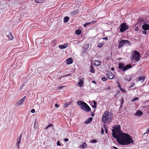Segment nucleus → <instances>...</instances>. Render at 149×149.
<instances>
[{"label":"nucleus","instance_id":"f257e3e1","mask_svg":"<svg viewBox=\"0 0 149 149\" xmlns=\"http://www.w3.org/2000/svg\"><path fill=\"white\" fill-rule=\"evenodd\" d=\"M118 143L122 145H126L133 143L132 137L128 134L123 133L116 138Z\"/></svg>","mask_w":149,"mask_h":149},{"label":"nucleus","instance_id":"f03ea898","mask_svg":"<svg viewBox=\"0 0 149 149\" xmlns=\"http://www.w3.org/2000/svg\"><path fill=\"white\" fill-rule=\"evenodd\" d=\"M77 104L80 106L81 108L84 111L89 112L91 111V109L87 104L81 100L78 101Z\"/></svg>","mask_w":149,"mask_h":149},{"label":"nucleus","instance_id":"7ed1b4c3","mask_svg":"<svg viewBox=\"0 0 149 149\" xmlns=\"http://www.w3.org/2000/svg\"><path fill=\"white\" fill-rule=\"evenodd\" d=\"M113 128V129H112V136L114 138H116L117 136L119 135L122 134L120 132V126L118 125V127H114L112 126Z\"/></svg>","mask_w":149,"mask_h":149},{"label":"nucleus","instance_id":"20e7f679","mask_svg":"<svg viewBox=\"0 0 149 149\" xmlns=\"http://www.w3.org/2000/svg\"><path fill=\"white\" fill-rule=\"evenodd\" d=\"M134 53L133 55L132 56V59L136 62H138L140 60V54L138 51L136 50H134Z\"/></svg>","mask_w":149,"mask_h":149},{"label":"nucleus","instance_id":"39448f33","mask_svg":"<svg viewBox=\"0 0 149 149\" xmlns=\"http://www.w3.org/2000/svg\"><path fill=\"white\" fill-rule=\"evenodd\" d=\"M127 44L128 45H131V43L128 40H122L118 44V48H121L124 45Z\"/></svg>","mask_w":149,"mask_h":149},{"label":"nucleus","instance_id":"423d86ee","mask_svg":"<svg viewBox=\"0 0 149 149\" xmlns=\"http://www.w3.org/2000/svg\"><path fill=\"white\" fill-rule=\"evenodd\" d=\"M120 27V32H123L128 29L129 27L127 25L126 23H123L121 24Z\"/></svg>","mask_w":149,"mask_h":149},{"label":"nucleus","instance_id":"0eeeda50","mask_svg":"<svg viewBox=\"0 0 149 149\" xmlns=\"http://www.w3.org/2000/svg\"><path fill=\"white\" fill-rule=\"evenodd\" d=\"M109 111H106L103 114L102 117V122L104 123H105L107 119H109L108 115H109Z\"/></svg>","mask_w":149,"mask_h":149},{"label":"nucleus","instance_id":"6e6552de","mask_svg":"<svg viewBox=\"0 0 149 149\" xmlns=\"http://www.w3.org/2000/svg\"><path fill=\"white\" fill-rule=\"evenodd\" d=\"M132 67V65L130 64L127 65L125 66H124V69H123V70L124 72L127 70L128 69H130Z\"/></svg>","mask_w":149,"mask_h":149},{"label":"nucleus","instance_id":"1a4fd4ad","mask_svg":"<svg viewBox=\"0 0 149 149\" xmlns=\"http://www.w3.org/2000/svg\"><path fill=\"white\" fill-rule=\"evenodd\" d=\"M26 99V97L25 96H24L22 99L20 100L19 102H18V106L21 105L24 102V101Z\"/></svg>","mask_w":149,"mask_h":149},{"label":"nucleus","instance_id":"9d476101","mask_svg":"<svg viewBox=\"0 0 149 149\" xmlns=\"http://www.w3.org/2000/svg\"><path fill=\"white\" fill-rule=\"evenodd\" d=\"M143 29L145 31H147L149 29V25L147 24H143L142 26Z\"/></svg>","mask_w":149,"mask_h":149},{"label":"nucleus","instance_id":"9b49d317","mask_svg":"<svg viewBox=\"0 0 149 149\" xmlns=\"http://www.w3.org/2000/svg\"><path fill=\"white\" fill-rule=\"evenodd\" d=\"M68 43H66L64 44L63 45H60L58 46V47L61 49H63L66 48L68 46Z\"/></svg>","mask_w":149,"mask_h":149},{"label":"nucleus","instance_id":"f8f14e48","mask_svg":"<svg viewBox=\"0 0 149 149\" xmlns=\"http://www.w3.org/2000/svg\"><path fill=\"white\" fill-rule=\"evenodd\" d=\"M66 61L67 64L68 65L70 64L73 62L72 59L71 58H67Z\"/></svg>","mask_w":149,"mask_h":149},{"label":"nucleus","instance_id":"ddd939ff","mask_svg":"<svg viewBox=\"0 0 149 149\" xmlns=\"http://www.w3.org/2000/svg\"><path fill=\"white\" fill-rule=\"evenodd\" d=\"M93 120V118L90 117L87 119L86 121L84 122V123L86 124H88L90 123Z\"/></svg>","mask_w":149,"mask_h":149},{"label":"nucleus","instance_id":"4468645a","mask_svg":"<svg viewBox=\"0 0 149 149\" xmlns=\"http://www.w3.org/2000/svg\"><path fill=\"white\" fill-rule=\"evenodd\" d=\"M143 112L140 110H138L136 111V112L135 113V115L136 116H140L143 114Z\"/></svg>","mask_w":149,"mask_h":149},{"label":"nucleus","instance_id":"2eb2a0df","mask_svg":"<svg viewBox=\"0 0 149 149\" xmlns=\"http://www.w3.org/2000/svg\"><path fill=\"white\" fill-rule=\"evenodd\" d=\"M84 79H83L82 80V79H80L79 80V81L78 82V84L80 86H83L84 84Z\"/></svg>","mask_w":149,"mask_h":149},{"label":"nucleus","instance_id":"dca6fc26","mask_svg":"<svg viewBox=\"0 0 149 149\" xmlns=\"http://www.w3.org/2000/svg\"><path fill=\"white\" fill-rule=\"evenodd\" d=\"M101 63L100 61L98 60H95L94 61V64L96 66H99Z\"/></svg>","mask_w":149,"mask_h":149},{"label":"nucleus","instance_id":"f3484780","mask_svg":"<svg viewBox=\"0 0 149 149\" xmlns=\"http://www.w3.org/2000/svg\"><path fill=\"white\" fill-rule=\"evenodd\" d=\"M96 22V21H92L91 22L88 23L86 22L85 24H84V27H86L88 25V24H91L92 25L95 23Z\"/></svg>","mask_w":149,"mask_h":149},{"label":"nucleus","instance_id":"a211bd4d","mask_svg":"<svg viewBox=\"0 0 149 149\" xmlns=\"http://www.w3.org/2000/svg\"><path fill=\"white\" fill-rule=\"evenodd\" d=\"M131 75H127L125 76V79L128 81H130L131 80Z\"/></svg>","mask_w":149,"mask_h":149},{"label":"nucleus","instance_id":"6ab92c4d","mask_svg":"<svg viewBox=\"0 0 149 149\" xmlns=\"http://www.w3.org/2000/svg\"><path fill=\"white\" fill-rule=\"evenodd\" d=\"M91 104L92 107L95 108L96 107V102L94 100L93 102H91Z\"/></svg>","mask_w":149,"mask_h":149},{"label":"nucleus","instance_id":"aec40b11","mask_svg":"<svg viewBox=\"0 0 149 149\" xmlns=\"http://www.w3.org/2000/svg\"><path fill=\"white\" fill-rule=\"evenodd\" d=\"M124 63H120L119 64V67L118 68L120 69H124Z\"/></svg>","mask_w":149,"mask_h":149},{"label":"nucleus","instance_id":"412c9836","mask_svg":"<svg viewBox=\"0 0 149 149\" xmlns=\"http://www.w3.org/2000/svg\"><path fill=\"white\" fill-rule=\"evenodd\" d=\"M68 76H70V74H68L66 75H65L61 76L59 78V79H60L61 80V81L62 82L64 80V79H63V78L65 77H67Z\"/></svg>","mask_w":149,"mask_h":149},{"label":"nucleus","instance_id":"4be33fe9","mask_svg":"<svg viewBox=\"0 0 149 149\" xmlns=\"http://www.w3.org/2000/svg\"><path fill=\"white\" fill-rule=\"evenodd\" d=\"M108 78L110 79H112V72H109L107 73Z\"/></svg>","mask_w":149,"mask_h":149},{"label":"nucleus","instance_id":"5701e85b","mask_svg":"<svg viewBox=\"0 0 149 149\" xmlns=\"http://www.w3.org/2000/svg\"><path fill=\"white\" fill-rule=\"evenodd\" d=\"M17 142L16 143V146H17L18 149H19V144L21 142V140L17 139Z\"/></svg>","mask_w":149,"mask_h":149},{"label":"nucleus","instance_id":"b1692460","mask_svg":"<svg viewBox=\"0 0 149 149\" xmlns=\"http://www.w3.org/2000/svg\"><path fill=\"white\" fill-rule=\"evenodd\" d=\"M146 77L144 76L142 77L141 76H140L137 79L139 81H141L142 80L143 82L144 81Z\"/></svg>","mask_w":149,"mask_h":149},{"label":"nucleus","instance_id":"393cba45","mask_svg":"<svg viewBox=\"0 0 149 149\" xmlns=\"http://www.w3.org/2000/svg\"><path fill=\"white\" fill-rule=\"evenodd\" d=\"M79 12V10L78 9H77L73 11L71 13V14L72 15H76L77 13H78Z\"/></svg>","mask_w":149,"mask_h":149},{"label":"nucleus","instance_id":"a878e982","mask_svg":"<svg viewBox=\"0 0 149 149\" xmlns=\"http://www.w3.org/2000/svg\"><path fill=\"white\" fill-rule=\"evenodd\" d=\"M90 71L92 73H94L95 70L93 66L92 65H91L90 66Z\"/></svg>","mask_w":149,"mask_h":149},{"label":"nucleus","instance_id":"bb28decb","mask_svg":"<svg viewBox=\"0 0 149 149\" xmlns=\"http://www.w3.org/2000/svg\"><path fill=\"white\" fill-rule=\"evenodd\" d=\"M124 102V100L123 98L122 97L121 101H120V108H122L123 105V104Z\"/></svg>","mask_w":149,"mask_h":149},{"label":"nucleus","instance_id":"cd10ccee","mask_svg":"<svg viewBox=\"0 0 149 149\" xmlns=\"http://www.w3.org/2000/svg\"><path fill=\"white\" fill-rule=\"evenodd\" d=\"M64 22L67 23L69 19V17L68 16H66L64 17Z\"/></svg>","mask_w":149,"mask_h":149},{"label":"nucleus","instance_id":"c85d7f7f","mask_svg":"<svg viewBox=\"0 0 149 149\" xmlns=\"http://www.w3.org/2000/svg\"><path fill=\"white\" fill-rule=\"evenodd\" d=\"M8 37L10 40H12L13 38V37L11 33H10L9 34Z\"/></svg>","mask_w":149,"mask_h":149},{"label":"nucleus","instance_id":"c756f323","mask_svg":"<svg viewBox=\"0 0 149 149\" xmlns=\"http://www.w3.org/2000/svg\"><path fill=\"white\" fill-rule=\"evenodd\" d=\"M75 33L77 35L80 34L81 33V31L80 30H77L75 31Z\"/></svg>","mask_w":149,"mask_h":149},{"label":"nucleus","instance_id":"7c9ffc66","mask_svg":"<svg viewBox=\"0 0 149 149\" xmlns=\"http://www.w3.org/2000/svg\"><path fill=\"white\" fill-rule=\"evenodd\" d=\"M87 146V144L85 142L81 146V147L83 148H85Z\"/></svg>","mask_w":149,"mask_h":149},{"label":"nucleus","instance_id":"2f4dec72","mask_svg":"<svg viewBox=\"0 0 149 149\" xmlns=\"http://www.w3.org/2000/svg\"><path fill=\"white\" fill-rule=\"evenodd\" d=\"M35 2L38 3H41L43 2V0H35Z\"/></svg>","mask_w":149,"mask_h":149},{"label":"nucleus","instance_id":"473e14b6","mask_svg":"<svg viewBox=\"0 0 149 149\" xmlns=\"http://www.w3.org/2000/svg\"><path fill=\"white\" fill-rule=\"evenodd\" d=\"M104 45L103 43H99L98 44L97 47H102Z\"/></svg>","mask_w":149,"mask_h":149},{"label":"nucleus","instance_id":"72a5a7b5","mask_svg":"<svg viewBox=\"0 0 149 149\" xmlns=\"http://www.w3.org/2000/svg\"><path fill=\"white\" fill-rule=\"evenodd\" d=\"M57 42V40H53L52 41V44H53L54 45H55Z\"/></svg>","mask_w":149,"mask_h":149},{"label":"nucleus","instance_id":"f704fd0d","mask_svg":"<svg viewBox=\"0 0 149 149\" xmlns=\"http://www.w3.org/2000/svg\"><path fill=\"white\" fill-rule=\"evenodd\" d=\"M65 86H59L58 87H57V89L58 90H61L63 88L65 87Z\"/></svg>","mask_w":149,"mask_h":149},{"label":"nucleus","instance_id":"c9c22d12","mask_svg":"<svg viewBox=\"0 0 149 149\" xmlns=\"http://www.w3.org/2000/svg\"><path fill=\"white\" fill-rule=\"evenodd\" d=\"M118 84V87L119 89H120L121 88V86L120 84V83L119 82V81H117L116 82Z\"/></svg>","mask_w":149,"mask_h":149},{"label":"nucleus","instance_id":"e433bc0d","mask_svg":"<svg viewBox=\"0 0 149 149\" xmlns=\"http://www.w3.org/2000/svg\"><path fill=\"white\" fill-rule=\"evenodd\" d=\"M90 142L92 143H96L97 142V140L95 139H93L91 140Z\"/></svg>","mask_w":149,"mask_h":149},{"label":"nucleus","instance_id":"4c0bfd02","mask_svg":"<svg viewBox=\"0 0 149 149\" xmlns=\"http://www.w3.org/2000/svg\"><path fill=\"white\" fill-rule=\"evenodd\" d=\"M64 107L65 108H67L68 106V103H65L64 104Z\"/></svg>","mask_w":149,"mask_h":149},{"label":"nucleus","instance_id":"58836bf2","mask_svg":"<svg viewBox=\"0 0 149 149\" xmlns=\"http://www.w3.org/2000/svg\"><path fill=\"white\" fill-rule=\"evenodd\" d=\"M102 79L103 81H105L107 79V78L106 77H103L102 78Z\"/></svg>","mask_w":149,"mask_h":149},{"label":"nucleus","instance_id":"ea45409f","mask_svg":"<svg viewBox=\"0 0 149 149\" xmlns=\"http://www.w3.org/2000/svg\"><path fill=\"white\" fill-rule=\"evenodd\" d=\"M149 132V127H148L146 130V132L144 133V134H146L148 133Z\"/></svg>","mask_w":149,"mask_h":149},{"label":"nucleus","instance_id":"a19ab883","mask_svg":"<svg viewBox=\"0 0 149 149\" xmlns=\"http://www.w3.org/2000/svg\"><path fill=\"white\" fill-rule=\"evenodd\" d=\"M120 93V91H117L115 94V96H116L117 95L119 94Z\"/></svg>","mask_w":149,"mask_h":149},{"label":"nucleus","instance_id":"79ce46f5","mask_svg":"<svg viewBox=\"0 0 149 149\" xmlns=\"http://www.w3.org/2000/svg\"><path fill=\"white\" fill-rule=\"evenodd\" d=\"M120 89L123 92H124L125 91V89H124V88H120Z\"/></svg>","mask_w":149,"mask_h":149},{"label":"nucleus","instance_id":"37998d69","mask_svg":"<svg viewBox=\"0 0 149 149\" xmlns=\"http://www.w3.org/2000/svg\"><path fill=\"white\" fill-rule=\"evenodd\" d=\"M57 145L58 146H61V145L60 143V142L59 141H57Z\"/></svg>","mask_w":149,"mask_h":149},{"label":"nucleus","instance_id":"c03bdc74","mask_svg":"<svg viewBox=\"0 0 149 149\" xmlns=\"http://www.w3.org/2000/svg\"><path fill=\"white\" fill-rule=\"evenodd\" d=\"M139 99V98L136 97L135 98H134L133 100H132V101H135L136 100H138Z\"/></svg>","mask_w":149,"mask_h":149},{"label":"nucleus","instance_id":"a18cd8bd","mask_svg":"<svg viewBox=\"0 0 149 149\" xmlns=\"http://www.w3.org/2000/svg\"><path fill=\"white\" fill-rule=\"evenodd\" d=\"M22 134H21L19 136V138H17V139H20V140H21L22 137Z\"/></svg>","mask_w":149,"mask_h":149},{"label":"nucleus","instance_id":"49530a36","mask_svg":"<svg viewBox=\"0 0 149 149\" xmlns=\"http://www.w3.org/2000/svg\"><path fill=\"white\" fill-rule=\"evenodd\" d=\"M68 139L67 138H65L64 139V141L65 142L68 141Z\"/></svg>","mask_w":149,"mask_h":149},{"label":"nucleus","instance_id":"de8ad7c7","mask_svg":"<svg viewBox=\"0 0 149 149\" xmlns=\"http://www.w3.org/2000/svg\"><path fill=\"white\" fill-rule=\"evenodd\" d=\"M101 133L102 134H103L104 133V130L102 128H101Z\"/></svg>","mask_w":149,"mask_h":149},{"label":"nucleus","instance_id":"09e8293b","mask_svg":"<svg viewBox=\"0 0 149 149\" xmlns=\"http://www.w3.org/2000/svg\"><path fill=\"white\" fill-rule=\"evenodd\" d=\"M55 107L58 108L59 107V105H58L57 104H56L55 105Z\"/></svg>","mask_w":149,"mask_h":149},{"label":"nucleus","instance_id":"8fccbe9b","mask_svg":"<svg viewBox=\"0 0 149 149\" xmlns=\"http://www.w3.org/2000/svg\"><path fill=\"white\" fill-rule=\"evenodd\" d=\"M35 110L34 109H33L31 110V112L32 113H35Z\"/></svg>","mask_w":149,"mask_h":149},{"label":"nucleus","instance_id":"3c124183","mask_svg":"<svg viewBox=\"0 0 149 149\" xmlns=\"http://www.w3.org/2000/svg\"><path fill=\"white\" fill-rule=\"evenodd\" d=\"M102 39L106 40H108V38H107V37H105L103 38H102Z\"/></svg>","mask_w":149,"mask_h":149},{"label":"nucleus","instance_id":"603ef678","mask_svg":"<svg viewBox=\"0 0 149 149\" xmlns=\"http://www.w3.org/2000/svg\"><path fill=\"white\" fill-rule=\"evenodd\" d=\"M134 85H135V84L134 83H132V84H131V85L130 87H132L133 86H134Z\"/></svg>","mask_w":149,"mask_h":149},{"label":"nucleus","instance_id":"864d4df0","mask_svg":"<svg viewBox=\"0 0 149 149\" xmlns=\"http://www.w3.org/2000/svg\"><path fill=\"white\" fill-rule=\"evenodd\" d=\"M142 33L146 34V31H142Z\"/></svg>","mask_w":149,"mask_h":149},{"label":"nucleus","instance_id":"5fc2aeb1","mask_svg":"<svg viewBox=\"0 0 149 149\" xmlns=\"http://www.w3.org/2000/svg\"><path fill=\"white\" fill-rule=\"evenodd\" d=\"M72 104V102H68V105H70Z\"/></svg>","mask_w":149,"mask_h":149},{"label":"nucleus","instance_id":"6e6d98bb","mask_svg":"<svg viewBox=\"0 0 149 149\" xmlns=\"http://www.w3.org/2000/svg\"><path fill=\"white\" fill-rule=\"evenodd\" d=\"M92 83H94V84H96V82L95 81H92Z\"/></svg>","mask_w":149,"mask_h":149},{"label":"nucleus","instance_id":"4d7b16f0","mask_svg":"<svg viewBox=\"0 0 149 149\" xmlns=\"http://www.w3.org/2000/svg\"><path fill=\"white\" fill-rule=\"evenodd\" d=\"M94 113H91V116L92 117H93L94 116Z\"/></svg>","mask_w":149,"mask_h":149},{"label":"nucleus","instance_id":"13d9d810","mask_svg":"<svg viewBox=\"0 0 149 149\" xmlns=\"http://www.w3.org/2000/svg\"><path fill=\"white\" fill-rule=\"evenodd\" d=\"M53 126V125L52 124H50V125H48V127H51V126Z\"/></svg>","mask_w":149,"mask_h":149},{"label":"nucleus","instance_id":"bf43d9fd","mask_svg":"<svg viewBox=\"0 0 149 149\" xmlns=\"http://www.w3.org/2000/svg\"><path fill=\"white\" fill-rule=\"evenodd\" d=\"M114 75L112 74V79H113L114 77Z\"/></svg>","mask_w":149,"mask_h":149},{"label":"nucleus","instance_id":"052dcab7","mask_svg":"<svg viewBox=\"0 0 149 149\" xmlns=\"http://www.w3.org/2000/svg\"><path fill=\"white\" fill-rule=\"evenodd\" d=\"M105 132H106V133H107V130H105Z\"/></svg>","mask_w":149,"mask_h":149},{"label":"nucleus","instance_id":"680f3d73","mask_svg":"<svg viewBox=\"0 0 149 149\" xmlns=\"http://www.w3.org/2000/svg\"><path fill=\"white\" fill-rule=\"evenodd\" d=\"M49 127H48V126L46 128V129H47Z\"/></svg>","mask_w":149,"mask_h":149},{"label":"nucleus","instance_id":"e2e57ef3","mask_svg":"<svg viewBox=\"0 0 149 149\" xmlns=\"http://www.w3.org/2000/svg\"><path fill=\"white\" fill-rule=\"evenodd\" d=\"M109 59V58H108V57H107V60H108V59Z\"/></svg>","mask_w":149,"mask_h":149},{"label":"nucleus","instance_id":"0e129e2a","mask_svg":"<svg viewBox=\"0 0 149 149\" xmlns=\"http://www.w3.org/2000/svg\"><path fill=\"white\" fill-rule=\"evenodd\" d=\"M114 70V69L113 68H112V71Z\"/></svg>","mask_w":149,"mask_h":149},{"label":"nucleus","instance_id":"69168bd1","mask_svg":"<svg viewBox=\"0 0 149 149\" xmlns=\"http://www.w3.org/2000/svg\"><path fill=\"white\" fill-rule=\"evenodd\" d=\"M135 30H137V29H136Z\"/></svg>","mask_w":149,"mask_h":149},{"label":"nucleus","instance_id":"338daca9","mask_svg":"<svg viewBox=\"0 0 149 149\" xmlns=\"http://www.w3.org/2000/svg\"><path fill=\"white\" fill-rule=\"evenodd\" d=\"M135 30H137V29H136Z\"/></svg>","mask_w":149,"mask_h":149}]
</instances>
